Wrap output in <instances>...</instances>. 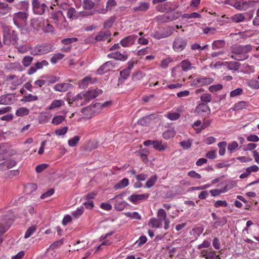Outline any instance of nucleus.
Here are the masks:
<instances>
[{"label": "nucleus", "mask_w": 259, "mask_h": 259, "mask_svg": "<svg viewBox=\"0 0 259 259\" xmlns=\"http://www.w3.org/2000/svg\"><path fill=\"white\" fill-rule=\"evenodd\" d=\"M103 91L101 89H96L89 90L85 92V96L87 101L92 100L102 93Z\"/></svg>", "instance_id": "17"}, {"label": "nucleus", "mask_w": 259, "mask_h": 259, "mask_svg": "<svg viewBox=\"0 0 259 259\" xmlns=\"http://www.w3.org/2000/svg\"><path fill=\"white\" fill-rule=\"evenodd\" d=\"M10 34L11 36V39L13 41V44L14 46L18 45V35L16 32L14 30H10Z\"/></svg>", "instance_id": "61"}, {"label": "nucleus", "mask_w": 259, "mask_h": 259, "mask_svg": "<svg viewBox=\"0 0 259 259\" xmlns=\"http://www.w3.org/2000/svg\"><path fill=\"white\" fill-rule=\"evenodd\" d=\"M150 4L147 2H141L138 6L133 8V11L135 12H143L147 11L149 9Z\"/></svg>", "instance_id": "19"}, {"label": "nucleus", "mask_w": 259, "mask_h": 259, "mask_svg": "<svg viewBox=\"0 0 259 259\" xmlns=\"http://www.w3.org/2000/svg\"><path fill=\"white\" fill-rule=\"evenodd\" d=\"M84 209L83 206L78 207L75 211L72 212V216L75 218H78L82 214Z\"/></svg>", "instance_id": "53"}, {"label": "nucleus", "mask_w": 259, "mask_h": 259, "mask_svg": "<svg viewBox=\"0 0 259 259\" xmlns=\"http://www.w3.org/2000/svg\"><path fill=\"white\" fill-rule=\"evenodd\" d=\"M165 117H167L170 120H176L178 119L180 117V114L177 112H168Z\"/></svg>", "instance_id": "43"}, {"label": "nucleus", "mask_w": 259, "mask_h": 259, "mask_svg": "<svg viewBox=\"0 0 259 259\" xmlns=\"http://www.w3.org/2000/svg\"><path fill=\"white\" fill-rule=\"evenodd\" d=\"M227 68L230 70L237 71L239 69L240 64L238 62L229 61L225 63Z\"/></svg>", "instance_id": "26"}, {"label": "nucleus", "mask_w": 259, "mask_h": 259, "mask_svg": "<svg viewBox=\"0 0 259 259\" xmlns=\"http://www.w3.org/2000/svg\"><path fill=\"white\" fill-rule=\"evenodd\" d=\"M210 109L206 104L199 103L195 109V113L200 114L202 113L210 112Z\"/></svg>", "instance_id": "20"}, {"label": "nucleus", "mask_w": 259, "mask_h": 259, "mask_svg": "<svg viewBox=\"0 0 259 259\" xmlns=\"http://www.w3.org/2000/svg\"><path fill=\"white\" fill-rule=\"evenodd\" d=\"M252 46L246 45H234L231 47V53L233 54L231 57L237 61H244L248 58V53L252 50Z\"/></svg>", "instance_id": "1"}, {"label": "nucleus", "mask_w": 259, "mask_h": 259, "mask_svg": "<svg viewBox=\"0 0 259 259\" xmlns=\"http://www.w3.org/2000/svg\"><path fill=\"white\" fill-rule=\"evenodd\" d=\"M94 3L91 0H84L83 8L85 10H91L93 8Z\"/></svg>", "instance_id": "56"}, {"label": "nucleus", "mask_w": 259, "mask_h": 259, "mask_svg": "<svg viewBox=\"0 0 259 259\" xmlns=\"http://www.w3.org/2000/svg\"><path fill=\"white\" fill-rule=\"evenodd\" d=\"M157 179L158 178L156 175L151 177L146 182L145 185L146 187L147 188H150L153 187L157 181Z\"/></svg>", "instance_id": "44"}, {"label": "nucleus", "mask_w": 259, "mask_h": 259, "mask_svg": "<svg viewBox=\"0 0 259 259\" xmlns=\"http://www.w3.org/2000/svg\"><path fill=\"white\" fill-rule=\"evenodd\" d=\"M27 18V14L26 13L22 12L16 13L14 15V23L18 28H21L25 24Z\"/></svg>", "instance_id": "3"}, {"label": "nucleus", "mask_w": 259, "mask_h": 259, "mask_svg": "<svg viewBox=\"0 0 259 259\" xmlns=\"http://www.w3.org/2000/svg\"><path fill=\"white\" fill-rule=\"evenodd\" d=\"M248 85L252 89H259V81L256 79H250L247 82Z\"/></svg>", "instance_id": "46"}, {"label": "nucleus", "mask_w": 259, "mask_h": 259, "mask_svg": "<svg viewBox=\"0 0 259 259\" xmlns=\"http://www.w3.org/2000/svg\"><path fill=\"white\" fill-rule=\"evenodd\" d=\"M153 147L156 150L163 151L166 149L167 144L163 143L161 141L154 140Z\"/></svg>", "instance_id": "23"}, {"label": "nucleus", "mask_w": 259, "mask_h": 259, "mask_svg": "<svg viewBox=\"0 0 259 259\" xmlns=\"http://www.w3.org/2000/svg\"><path fill=\"white\" fill-rule=\"evenodd\" d=\"M137 38L138 36L136 35H131L121 39L120 43L123 47H129L135 44Z\"/></svg>", "instance_id": "8"}, {"label": "nucleus", "mask_w": 259, "mask_h": 259, "mask_svg": "<svg viewBox=\"0 0 259 259\" xmlns=\"http://www.w3.org/2000/svg\"><path fill=\"white\" fill-rule=\"evenodd\" d=\"M213 80L210 77H199L195 78L193 80V83L195 85L201 87L212 83Z\"/></svg>", "instance_id": "10"}, {"label": "nucleus", "mask_w": 259, "mask_h": 259, "mask_svg": "<svg viewBox=\"0 0 259 259\" xmlns=\"http://www.w3.org/2000/svg\"><path fill=\"white\" fill-rule=\"evenodd\" d=\"M107 56L109 58L114 59L121 61H125L128 58V55L126 52L120 53L116 51L108 54Z\"/></svg>", "instance_id": "12"}, {"label": "nucleus", "mask_w": 259, "mask_h": 259, "mask_svg": "<svg viewBox=\"0 0 259 259\" xmlns=\"http://www.w3.org/2000/svg\"><path fill=\"white\" fill-rule=\"evenodd\" d=\"M147 241V238L145 236H141L140 237L139 239L136 241L135 243V245H137V246H141L143 244L146 243Z\"/></svg>", "instance_id": "63"}, {"label": "nucleus", "mask_w": 259, "mask_h": 259, "mask_svg": "<svg viewBox=\"0 0 259 259\" xmlns=\"http://www.w3.org/2000/svg\"><path fill=\"white\" fill-rule=\"evenodd\" d=\"M180 65L184 71H188L193 68L192 64L187 60L182 61Z\"/></svg>", "instance_id": "33"}, {"label": "nucleus", "mask_w": 259, "mask_h": 259, "mask_svg": "<svg viewBox=\"0 0 259 259\" xmlns=\"http://www.w3.org/2000/svg\"><path fill=\"white\" fill-rule=\"evenodd\" d=\"M96 80L95 78H92L90 76H87L78 82V85L81 89H85L88 87L89 84H93Z\"/></svg>", "instance_id": "16"}, {"label": "nucleus", "mask_w": 259, "mask_h": 259, "mask_svg": "<svg viewBox=\"0 0 259 259\" xmlns=\"http://www.w3.org/2000/svg\"><path fill=\"white\" fill-rule=\"evenodd\" d=\"M110 34L108 31H100L96 36L95 39L97 41L106 40L109 36Z\"/></svg>", "instance_id": "25"}, {"label": "nucleus", "mask_w": 259, "mask_h": 259, "mask_svg": "<svg viewBox=\"0 0 259 259\" xmlns=\"http://www.w3.org/2000/svg\"><path fill=\"white\" fill-rule=\"evenodd\" d=\"M29 113V110L26 107H21L16 111V115L17 116H23L27 115Z\"/></svg>", "instance_id": "36"}, {"label": "nucleus", "mask_w": 259, "mask_h": 259, "mask_svg": "<svg viewBox=\"0 0 259 259\" xmlns=\"http://www.w3.org/2000/svg\"><path fill=\"white\" fill-rule=\"evenodd\" d=\"M171 33L172 32H167L166 33H160L156 32L152 35V36L156 39H160L161 38H165V37H167L170 36L171 34Z\"/></svg>", "instance_id": "50"}, {"label": "nucleus", "mask_w": 259, "mask_h": 259, "mask_svg": "<svg viewBox=\"0 0 259 259\" xmlns=\"http://www.w3.org/2000/svg\"><path fill=\"white\" fill-rule=\"evenodd\" d=\"M36 230V226L35 225H32L29 227L26 230L25 235L24 238L25 239L28 238L30 237Z\"/></svg>", "instance_id": "41"}, {"label": "nucleus", "mask_w": 259, "mask_h": 259, "mask_svg": "<svg viewBox=\"0 0 259 259\" xmlns=\"http://www.w3.org/2000/svg\"><path fill=\"white\" fill-rule=\"evenodd\" d=\"M11 39L10 30H6L4 33V43L5 45H9L11 44Z\"/></svg>", "instance_id": "39"}, {"label": "nucleus", "mask_w": 259, "mask_h": 259, "mask_svg": "<svg viewBox=\"0 0 259 259\" xmlns=\"http://www.w3.org/2000/svg\"><path fill=\"white\" fill-rule=\"evenodd\" d=\"M55 192V190L54 189H50L49 190H48L47 192L41 194L40 196V198L41 199H45L52 195L54 194Z\"/></svg>", "instance_id": "58"}, {"label": "nucleus", "mask_w": 259, "mask_h": 259, "mask_svg": "<svg viewBox=\"0 0 259 259\" xmlns=\"http://www.w3.org/2000/svg\"><path fill=\"white\" fill-rule=\"evenodd\" d=\"M65 105V102L61 99H56L53 100L48 109L49 110H53L58 108Z\"/></svg>", "instance_id": "22"}, {"label": "nucleus", "mask_w": 259, "mask_h": 259, "mask_svg": "<svg viewBox=\"0 0 259 259\" xmlns=\"http://www.w3.org/2000/svg\"><path fill=\"white\" fill-rule=\"evenodd\" d=\"M6 80L7 81L12 80L11 84L12 85V89L13 90H15L17 86L21 84L23 82L22 78L14 75L8 76L6 78Z\"/></svg>", "instance_id": "9"}, {"label": "nucleus", "mask_w": 259, "mask_h": 259, "mask_svg": "<svg viewBox=\"0 0 259 259\" xmlns=\"http://www.w3.org/2000/svg\"><path fill=\"white\" fill-rule=\"evenodd\" d=\"M52 115L48 113H41L38 116V121L40 123H46L51 119Z\"/></svg>", "instance_id": "27"}, {"label": "nucleus", "mask_w": 259, "mask_h": 259, "mask_svg": "<svg viewBox=\"0 0 259 259\" xmlns=\"http://www.w3.org/2000/svg\"><path fill=\"white\" fill-rule=\"evenodd\" d=\"M72 87L73 85L69 83H61L55 85L53 87V89L57 92H65Z\"/></svg>", "instance_id": "18"}, {"label": "nucleus", "mask_w": 259, "mask_h": 259, "mask_svg": "<svg viewBox=\"0 0 259 259\" xmlns=\"http://www.w3.org/2000/svg\"><path fill=\"white\" fill-rule=\"evenodd\" d=\"M68 127L64 126L62 128H58L55 132V134L57 136H63L68 131Z\"/></svg>", "instance_id": "62"}, {"label": "nucleus", "mask_w": 259, "mask_h": 259, "mask_svg": "<svg viewBox=\"0 0 259 259\" xmlns=\"http://www.w3.org/2000/svg\"><path fill=\"white\" fill-rule=\"evenodd\" d=\"M176 134V132L174 128H170L163 133L162 137L164 139L168 140L174 137Z\"/></svg>", "instance_id": "29"}, {"label": "nucleus", "mask_w": 259, "mask_h": 259, "mask_svg": "<svg viewBox=\"0 0 259 259\" xmlns=\"http://www.w3.org/2000/svg\"><path fill=\"white\" fill-rule=\"evenodd\" d=\"M125 215L127 217L131 218L133 219H136L138 220H141V216L138 212H126L125 213Z\"/></svg>", "instance_id": "55"}, {"label": "nucleus", "mask_w": 259, "mask_h": 259, "mask_svg": "<svg viewBox=\"0 0 259 259\" xmlns=\"http://www.w3.org/2000/svg\"><path fill=\"white\" fill-rule=\"evenodd\" d=\"M222 88H223L222 84H221L220 83H218V84L210 85L209 87V91L210 92H217V91L222 90Z\"/></svg>", "instance_id": "59"}, {"label": "nucleus", "mask_w": 259, "mask_h": 259, "mask_svg": "<svg viewBox=\"0 0 259 259\" xmlns=\"http://www.w3.org/2000/svg\"><path fill=\"white\" fill-rule=\"evenodd\" d=\"M182 17L185 19L199 18L201 17V16L198 13L193 12L190 14H184L182 15Z\"/></svg>", "instance_id": "47"}, {"label": "nucleus", "mask_w": 259, "mask_h": 259, "mask_svg": "<svg viewBox=\"0 0 259 259\" xmlns=\"http://www.w3.org/2000/svg\"><path fill=\"white\" fill-rule=\"evenodd\" d=\"M14 95L8 94L0 97V104L9 105L13 103L15 101Z\"/></svg>", "instance_id": "14"}, {"label": "nucleus", "mask_w": 259, "mask_h": 259, "mask_svg": "<svg viewBox=\"0 0 259 259\" xmlns=\"http://www.w3.org/2000/svg\"><path fill=\"white\" fill-rule=\"evenodd\" d=\"M124 194L121 193L116 195L113 198L110 200V201H115L114 208L116 210L121 211L124 209L127 203L123 200Z\"/></svg>", "instance_id": "5"}, {"label": "nucleus", "mask_w": 259, "mask_h": 259, "mask_svg": "<svg viewBox=\"0 0 259 259\" xmlns=\"http://www.w3.org/2000/svg\"><path fill=\"white\" fill-rule=\"evenodd\" d=\"M53 50V46L49 44L38 45L31 50L30 54L32 55H41L46 54Z\"/></svg>", "instance_id": "2"}, {"label": "nucleus", "mask_w": 259, "mask_h": 259, "mask_svg": "<svg viewBox=\"0 0 259 259\" xmlns=\"http://www.w3.org/2000/svg\"><path fill=\"white\" fill-rule=\"evenodd\" d=\"M149 196V194H133L128 197V200L134 204H137L140 201L147 199Z\"/></svg>", "instance_id": "15"}, {"label": "nucleus", "mask_w": 259, "mask_h": 259, "mask_svg": "<svg viewBox=\"0 0 259 259\" xmlns=\"http://www.w3.org/2000/svg\"><path fill=\"white\" fill-rule=\"evenodd\" d=\"M201 103L207 104L211 101V96L208 93H204L201 95L200 97Z\"/></svg>", "instance_id": "38"}, {"label": "nucleus", "mask_w": 259, "mask_h": 259, "mask_svg": "<svg viewBox=\"0 0 259 259\" xmlns=\"http://www.w3.org/2000/svg\"><path fill=\"white\" fill-rule=\"evenodd\" d=\"M11 9L8 4L0 2V17L8 14Z\"/></svg>", "instance_id": "24"}, {"label": "nucleus", "mask_w": 259, "mask_h": 259, "mask_svg": "<svg viewBox=\"0 0 259 259\" xmlns=\"http://www.w3.org/2000/svg\"><path fill=\"white\" fill-rule=\"evenodd\" d=\"M149 224L153 228H159L161 227V222L158 219L152 218L149 221Z\"/></svg>", "instance_id": "48"}, {"label": "nucleus", "mask_w": 259, "mask_h": 259, "mask_svg": "<svg viewBox=\"0 0 259 259\" xmlns=\"http://www.w3.org/2000/svg\"><path fill=\"white\" fill-rule=\"evenodd\" d=\"M201 255L206 259H220L219 255H216L212 251L208 252L207 250H203Z\"/></svg>", "instance_id": "28"}, {"label": "nucleus", "mask_w": 259, "mask_h": 259, "mask_svg": "<svg viewBox=\"0 0 259 259\" xmlns=\"http://www.w3.org/2000/svg\"><path fill=\"white\" fill-rule=\"evenodd\" d=\"M42 30L45 33H53L54 31V28L51 24H47L43 27Z\"/></svg>", "instance_id": "64"}, {"label": "nucleus", "mask_w": 259, "mask_h": 259, "mask_svg": "<svg viewBox=\"0 0 259 259\" xmlns=\"http://www.w3.org/2000/svg\"><path fill=\"white\" fill-rule=\"evenodd\" d=\"M248 103L245 101H240L236 103L234 105V110H241L243 109H246L248 107Z\"/></svg>", "instance_id": "35"}, {"label": "nucleus", "mask_w": 259, "mask_h": 259, "mask_svg": "<svg viewBox=\"0 0 259 259\" xmlns=\"http://www.w3.org/2000/svg\"><path fill=\"white\" fill-rule=\"evenodd\" d=\"M115 21V18L114 16L111 17L107 19L104 23V27L105 28H110Z\"/></svg>", "instance_id": "54"}, {"label": "nucleus", "mask_w": 259, "mask_h": 259, "mask_svg": "<svg viewBox=\"0 0 259 259\" xmlns=\"http://www.w3.org/2000/svg\"><path fill=\"white\" fill-rule=\"evenodd\" d=\"M187 40L181 37L176 38L172 45L174 50L177 52L183 51L187 45Z\"/></svg>", "instance_id": "6"}, {"label": "nucleus", "mask_w": 259, "mask_h": 259, "mask_svg": "<svg viewBox=\"0 0 259 259\" xmlns=\"http://www.w3.org/2000/svg\"><path fill=\"white\" fill-rule=\"evenodd\" d=\"M180 144L183 149L187 150L191 147L192 142L190 140H188L181 142Z\"/></svg>", "instance_id": "60"}, {"label": "nucleus", "mask_w": 259, "mask_h": 259, "mask_svg": "<svg viewBox=\"0 0 259 259\" xmlns=\"http://www.w3.org/2000/svg\"><path fill=\"white\" fill-rule=\"evenodd\" d=\"M225 46V41L223 40H217L213 41L212 44V49L216 50L221 49Z\"/></svg>", "instance_id": "32"}, {"label": "nucleus", "mask_w": 259, "mask_h": 259, "mask_svg": "<svg viewBox=\"0 0 259 259\" xmlns=\"http://www.w3.org/2000/svg\"><path fill=\"white\" fill-rule=\"evenodd\" d=\"M238 146L239 145L237 142L232 141L228 144L227 149L228 151L232 153L238 148Z\"/></svg>", "instance_id": "51"}, {"label": "nucleus", "mask_w": 259, "mask_h": 259, "mask_svg": "<svg viewBox=\"0 0 259 259\" xmlns=\"http://www.w3.org/2000/svg\"><path fill=\"white\" fill-rule=\"evenodd\" d=\"M130 71L129 69H123L120 72V77L119 78V81L122 82L125 79H126L130 75Z\"/></svg>", "instance_id": "37"}, {"label": "nucleus", "mask_w": 259, "mask_h": 259, "mask_svg": "<svg viewBox=\"0 0 259 259\" xmlns=\"http://www.w3.org/2000/svg\"><path fill=\"white\" fill-rule=\"evenodd\" d=\"M245 19V17L243 14L241 13H238L236 15H233L231 17V19L233 22L238 23L240 22L243 21Z\"/></svg>", "instance_id": "45"}, {"label": "nucleus", "mask_w": 259, "mask_h": 259, "mask_svg": "<svg viewBox=\"0 0 259 259\" xmlns=\"http://www.w3.org/2000/svg\"><path fill=\"white\" fill-rule=\"evenodd\" d=\"M17 162L14 159H9L0 164V166H4L8 169L12 168L16 165Z\"/></svg>", "instance_id": "34"}, {"label": "nucleus", "mask_w": 259, "mask_h": 259, "mask_svg": "<svg viewBox=\"0 0 259 259\" xmlns=\"http://www.w3.org/2000/svg\"><path fill=\"white\" fill-rule=\"evenodd\" d=\"M129 184V180L127 178H123L119 182L115 185L114 188L116 190L121 189L127 186Z\"/></svg>", "instance_id": "30"}, {"label": "nucleus", "mask_w": 259, "mask_h": 259, "mask_svg": "<svg viewBox=\"0 0 259 259\" xmlns=\"http://www.w3.org/2000/svg\"><path fill=\"white\" fill-rule=\"evenodd\" d=\"M81 12L77 13L74 8L71 7L69 8L67 11V16L69 19H77L79 14Z\"/></svg>", "instance_id": "31"}, {"label": "nucleus", "mask_w": 259, "mask_h": 259, "mask_svg": "<svg viewBox=\"0 0 259 259\" xmlns=\"http://www.w3.org/2000/svg\"><path fill=\"white\" fill-rule=\"evenodd\" d=\"M79 140L80 138L78 136H75L68 141V144L71 147L75 146Z\"/></svg>", "instance_id": "57"}, {"label": "nucleus", "mask_w": 259, "mask_h": 259, "mask_svg": "<svg viewBox=\"0 0 259 259\" xmlns=\"http://www.w3.org/2000/svg\"><path fill=\"white\" fill-rule=\"evenodd\" d=\"M250 2L244 1H237L233 6L239 10H245L249 7Z\"/></svg>", "instance_id": "21"}, {"label": "nucleus", "mask_w": 259, "mask_h": 259, "mask_svg": "<svg viewBox=\"0 0 259 259\" xmlns=\"http://www.w3.org/2000/svg\"><path fill=\"white\" fill-rule=\"evenodd\" d=\"M65 116L62 115H57L54 116L52 120V123L55 125H59L65 119Z\"/></svg>", "instance_id": "40"}, {"label": "nucleus", "mask_w": 259, "mask_h": 259, "mask_svg": "<svg viewBox=\"0 0 259 259\" xmlns=\"http://www.w3.org/2000/svg\"><path fill=\"white\" fill-rule=\"evenodd\" d=\"M32 8L34 14L41 15L45 13L47 6L45 3H41L39 0H32Z\"/></svg>", "instance_id": "4"}, {"label": "nucleus", "mask_w": 259, "mask_h": 259, "mask_svg": "<svg viewBox=\"0 0 259 259\" xmlns=\"http://www.w3.org/2000/svg\"><path fill=\"white\" fill-rule=\"evenodd\" d=\"M64 57V55L61 54V53H57L54 55V56L52 57L51 59V62L55 64H56L58 61L62 59Z\"/></svg>", "instance_id": "52"}, {"label": "nucleus", "mask_w": 259, "mask_h": 259, "mask_svg": "<svg viewBox=\"0 0 259 259\" xmlns=\"http://www.w3.org/2000/svg\"><path fill=\"white\" fill-rule=\"evenodd\" d=\"M72 101L76 102L77 106H82L88 102L86 99L85 93L81 92L72 99Z\"/></svg>", "instance_id": "13"}, {"label": "nucleus", "mask_w": 259, "mask_h": 259, "mask_svg": "<svg viewBox=\"0 0 259 259\" xmlns=\"http://www.w3.org/2000/svg\"><path fill=\"white\" fill-rule=\"evenodd\" d=\"M157 216L158 219L162 222H164V228L165 230H167L169 228L170 221L168 219L166 218V213L164 209L160 208L158 210Z\"/></svg>", "instance_id": "7"}, {"label": "nucleus", "mask_w": 259, "mask_h": 259, "mask_svg": "<svg viewBox=\"0 0 259 259\" xmlns=\"http://www.w3.org/2000/svg\"><path fill=\"white\" fill-rule=\"evenodd\" d=\"M33 60V58L32 57L30 56H25L22 59V63L24 67H27L30 65Z\"/></svg>", "instance_id": "42"}, {"label": "nucleus", "mask_w": 259, "mask_h": 259, "mask_svg": "<svg viewBox=\"0 0 259 259\" xmlns=\"http://www.w3.org/2000/svg\"><path fill=\"white\" fill-rule=\"evenodd\" d=\"M227 145V142L225 141L220 142L218 144V147L219 148V154L221 156H223L226 152V147Z\"/></svg>", "instance_id": "49"}, {"label": "nucleus", "mask_w": 259, "mask_h": 259, "mask_svg": "<svg viewBox=\"0 0 259 259\" xmlns=\"http://www.w3.org/2000/svg\"><path fill=\"white\" fill-rule=\"evenodd\" d=\"M115 66V63L111 61H107L104 63L98 70L97 72L99 74L105 73L113 69Z\"/></svg>", "instance_id": "11"}]
</instances>
